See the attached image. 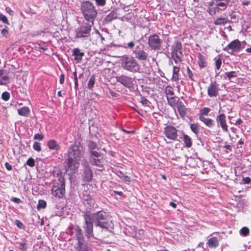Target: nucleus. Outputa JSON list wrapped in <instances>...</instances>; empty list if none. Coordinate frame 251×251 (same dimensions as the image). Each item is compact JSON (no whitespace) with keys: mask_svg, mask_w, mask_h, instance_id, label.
Returning a JSON list of instances; mask_svg holds the SVG:
<instances>
[{"mask_svg":"<svg viewBox=\"0 0 251 251\" xmlns=\"http://www.w3.org/2000/svg\"><path fill=\"white\" fill-rule=\"evenodd\" d=\"M82 213L84 220L82 228L85 236L88 239L94 237V226L100 227L102 231L109 230L110 227L109 215L104 210H100L93 213L89 211H84Z\"/></svg>","mask_w":251,"mask_h":251,"instance_id":"obj_1","label":"nucleus"},{"mask_svg":"<svg viewBox=\"0 0 251 251\" xmlns=\"http://www.w3.org/2000/svg\"><path fill=\"white\" fill-rule=\"evenodd\" d=\"M67 159V170L74 173L79 166V162L83 158L85 151L82 145L79 142H75L69 147Z\"/></svg>","mask_w":251,"mask_h":251,"instance_id":"obj_2","label":"nucleus"},{"mask_svg":"<svg viewBox=\"0 0 251 251\" xmlns=\"http://www.w3.org/2000/svg\"><path fill=\"white\" fill-rule=\"evenodd\" d=\"M80 10L85 20L93 24L98 14L93 4L89 0L84 1L81 3Z\"/></svg>","mask_w":251,"mask_h":251,"instance_id":"obj_3","label":"nucleus"},{"mask_svg":"<svg viewBox=\"0 0 251 251\" xmlns=\"http://www.w3.org/2000/svg\"><path fill=\"white\" fill-rule=\"evenodd\" d=\"M122 67L132 73H140V65L136 59L129 55H125L121 58Z\"/></svg>","mask_w":251,"mask_h":251,"instance_id":"obj_4","label":"nucleus"},{"mask_svg":"<svg viewBox=\"0 0 251 251\" xmlns=\"http://www.w3.org/2000/svg\"><path fill=\"white\" fill-rule=\"evenodd\" d=\"M94 23L83 22L75 30V37L84 40L88 39L91 36L92 26Z\"/></svg>","mask_w":251,"mask_h":251,"instance_id":"obj_5","label":"nucleus"},{"mask_svg":"<svg viewBox=\"0 0 251 251\" xmlns=\"http://www.w3.org/2000/svg\"><path fill=\"white\" fill-rule=\"evenodd\" d=\"M171 57L176 64L182 61V46L180 42L176 41L171 48Z\"/></svg>","mask_w":251,"mask_h":251,"instance_id":"obj_6","label":"nucleus"},{"mask_svg":"<svg viewBox=\"0 0 251 251\" xmlns=\"http://www.w3.org/2000/svg\"><path fill=\"white\" fill-rule=\"evenodd\" d=\"M215 6L208 7L207 11L211 15L214 16L217 13H220L226 9L230 0H215Z\"/></svg>","mask_w":251,"mask_h":251,"instance_id":"obj_7","label":"nucleus"},{"mask_svg":"<svg viewBox=\"0 0 251 251\" xmlns=\"http://www.w3.org/2000/svg\"><path fill=\"white\" fill-rule=\"evenodd\" d=\"M162 44V40L158 35L153 33L148 37V45L151 50L154 51L161 50Z\"/></svg>","mask_w":251,"mask_h":251,"instance_id":"obj_8","label":"nucleus"},{"mask_svg":"<svg viewBox=\"0 0 251 251\" xmlns=\"http://www.w3.org/2000/svg\"><path fill=\"white\" fill-rule=\"evenodd\" d=\"M59 183L57 186H53L51 189L52 195L56 198H62L65 193V184L64 178L60 177L58 178Z\"/></svg>","mask_w":251,"mask_h":251,"instance_id":"obj_9","label":"nucleus"},{"mask_svg":"<svg viewBox=\"0 0 251 251\" xmlns=\"http://www.w3.org/2000/svg\"><path fill=\"white\" fill-rule=\"evenodd\" d=\"M145 46L144 44L139 43L136 45L135 49L133 50L132 53L134 55L135 58L139 61H146L149 57V54L144 50Z\"/></svg>","mask_w":251,"mask_h":251,"instance_id":"obj_10","label":"nucleus"},{"mask_svg":"<svg viewBox=\"0 0 251 251\" xmlns=\"http://www.w3.org/2000/svg\"><path fill=\"white\" fill-rule=\"evenodd\" d=\"M116 81L122 85L129 89L133 88L136 82L134 78L125 75H122L116 76Z\"/></svg>","mask_w":251,"mask_h":251,"instance_id":"obj_11","label":"nucleus"},{"mask_svg":"<svg viewBox=\"0 0 251 251\" xmlns=\"http://www.w3.org/2000/svg\"><path fill=\"white\" fill-rule=\"evenodd\" d=\"M89 161L94 166L101 167L103 166L102 154L98 151H91L89 153Z\"/></svg>","mask_w":251,"mask_h":251,"instance_id":"obj_12","label":"nucleus"},{"mask_svg":"<svg viewBox=\"0 0 251 251\" xmlns=\"http://www.w3.org/2000/svg\"><path fill=\"white\" fill-rule=\"evenodd\" d=\"M178 130L174 126H167L164 128L163 133L169 139L173 141L177 140Z\"/></svg>","mask_w":251,"mask_h":251,"instance_id":"obj_13","label":"nucleus"},{"mask_svg":"<svg viewBox=\"0 0 251 251\" xmlns=\"http://www.w3.org/2000/svg\"><path fill=\"white\" fill-rule=\"evenodd\" d=\"M220 89L216 81H212L207 88V95L210 97H216L219 95Z\"/></svg>","mask_w":251,"mask_h":251,"instance_id":"obj_14","label":"nucleus"},{"mask_svg":"<svg viewBox=\"0 0 251 251\" xmlns=\"http://www.w3.org/2000/svg\"><path fill=\"white\" fill-rule=\"evenodd\" d=\"M216 123L218 127H221L224 132H228V126L226 124V116L225 114L221 113L216 116Z\"/></svg>","mask_w":251,"mask_h":251,"instance_id":"obj_15","label":"nucleus"},{"mask_svg":"<svg viewBox=\"0 0 251 251\" xmlns=\"http://www.w3.org/2000/svg\"><path fill=\"white\" fill-rule=\"evenodd\" d=\"M241 46L240 41L236 39L232 41L224 50L227 51L229 53L232 54L234 51L239 50Z\"/></svg>","mask_w":251,"mask_h":251,"instance_id":"obj_16","label":"nucleus"},{"mask_svg":"<svg viewBox=\"0 0 251 251\" xmlns=\"http://www.w3.org/2000/svg\"><path fill=\"white\" fill-rule=\"evenodd\" d=\"M6 70H0V85H5L10 83V77Z\"/></svg>","mask_w":251,"mask_h":251,"instance_id":"obj_17","label":"nucleus"},{"mask_svg":"<svg viewBox=\"0 0 251 251\" xmlns=\"http://www.w3.org/2000/svg\"><path fill=\"white\" fill-rule=\"evenodd\" d=\"M75 237L77 241V242L76 244L84 243V236H83V234L82 233V230L80 228V227L79 226H76V227H75Z\"/></svg>","mask_w":251,"mask_h":251,"instance_id":"obj_18","label":"nucleus"},{"mask_svg":"<svg viewBox=\"0 0 251 251\" xmlns=\"http://www.w3.org/2000/svg\"><path fill=\"white\" fill-rule=\"evenodd\" d=\"M199 120L209 128H212L215 125V121L211 119L201 116Z\"/></svg>","mask_w":251,"mask_h":251,"instance_id":"obj_19","label":"nucleus"},{"mask_svg":"<svg viewBox=\"0 0 251 251\" xmlns=\"http://www.w3.org/2000/svg\"><path fill=\"white\" fill-rule=\"evenodd\" d=\"M84 203L86 206H87L86 211H89L91 212V210L95 207V201L93 199H85Z\"/></svg>","mask_w":251,"mask_h":251,"instance_id":"obj_20","label":"nucleus"},{"mask_svg":"<svg viewBox=\"0 0 251 251\" xmlns=\"http://www.w3.org/2000/svg\"><path fill=\"white\" fill-rule=\"evenodd\" d=\"M93 178V173L91 168L83 170V179L87 182L91 181Z\"/></svg>","mask_w":251,"mask_h":251,"instance_id":"obj_21","label":"nucleus"},{"mask_svg":"<svg viewBox=\"0 0 251 251\" xmlns=\"http://www.w3.org/2000/svg\"><path fill=\"white\" fill-rule=\"evenodd\" d=\"M177 109L179 114L182 117L185 116L186 114L185 110L186 108L182 101L178 100L177 102Z\"/></svg>","mask_w":251,"mask_h":251,"instance_id":"obj_22","label":"nucleus"},{"mask_svg":"<svg viewBox=\"0 0 251 251\" xmlns=\"http://www.w3.org/2000/svg\"><path fill=\"white\" fill-rule=\"evenodd\" d=\"M49 148L51 150L58 151L60 149V146L54 140H50L47 144Z\"/></svg>","mask_w":251,"mask_h":251,"instance_id":"obj_23","label":"nucleus"},{"mask_svg":"<svg viewBox=\"0 0 251 251\" xmlns=\"http://www.w3.org/2000/svg\"><path fill=\"white\" fill-rule=\"evenodd\" d=\"M84 55V53L81 52L79 49L75 48L74 49L73 55L75 56V59L77 60L78 62H80L82 60V58Z\"/></svg>","mask_w":251,"mask_h":251,"instance_id":"obj_24","label":"nucleus"},{"mask_svg":"<svg viewBox=\"0 0 251 251\" xmlns=\"http://www.w3.org/2000/svg\"><path fill=\"white\" fill-rule=\"evenodd\" d=\"M198 63L200 68H203L207 66L205 57L200 53L199 54Z\"/></svg>","mask_w":251,"mask_h":251,"instance_id":"obj_25","label":"nucleus"},{"mask_svg":"<svg viewBox=\"0 0 251 251\" xmlns=\"http://www.w3.org/2000/svg\"><path fill=\"white\" fill-rule=\"evenodd\" d=\"M75 250L76 251H89L88 245L84 242L76 244Z\"/></svg>","mask_w":251,"mask_h":251,"instance_id":"obj_26","label":"nucleus"},{"mask_svg":"<svg viewBox=\"0 0 251 251\" xmlns=\"http://www.w3.org/2000/svg\"><path fill=\"white\" fill-rule=\"evenodd\" d=\"M18 113L20 116L27 117L30 113V110L28 107L24 106L18 109Z\"/></svg>","mask_w":251,"mask_h":251,"instance_id":"obj_27","label":"nucleus"},{"mask_svg":"<svg viewBox=\"0 0 251 251\" xmlns=\"http://www.w3.org/2000/svg\"><path fill=\"white\" fill-rule=\"evenodd\" d=\"M180 70V68L177 66H174L173 68V75L172 76V80L177 81L179 79L178 73Z\"/></svg>","mask_w":251,"mask_h":251,"instance_id":"obj_28","label":"nucleus"},{"mask_svg":"<svg viewBox=\"0 0 251 251\" xmlns=\"http://www.w3.org/2000/svg\"><path fill=\"white\" fill-rule=\"evenodd\" d=\"M183 141L185 144V147L190 148L192 145V142L191 138L187 135L183 134Z\"/></svg>","mask_w":251,"mask_h":251,"instance_id":"obj_29","label":"nucleus"},{"mask_svg":"<svg viewBox=\"0 0 251 251\" xmlns=\"http://www.w3.org/2000/svg\"><path fill=\"white\" fill-rule=\"evenodd\" d=\"M210 248H215L219 245V242L216 237H212L209 239L208 242Z\"/></svg>","mask_w":251,"mask_h":251,"instance_id":"obj_30","label":"nucleus"},{"mask_svg":"<svg viewBox=\"0 0 251 251\" xmlns=\"http://www.w3.org/2000/svg\"><path fill=\"white\" fill-rule=\"evenodd\" d=\"M227 22L230 23V22L227 20V18L220 17L218 18L216 21H215L214 22V24L215 25H224L226 24Z\"/></svg>","mask_w":251,"mask_h":251,"instance_id":"obj_31","label":"nucleus"},{"mask_svg":"<svg viewBox=\"0 0 251 251\" xmlns=\"http://www.w3.org/2000/svg\"><path fill=\"white\" fill-rule=\"evenodd\" d=\"M210 111H211V109L209 107L202 108L200 111V113L199 114V118L200 119V117L201 116L204 117V116H207Z\"/></svg>","mask_w":251,"mask_h":251,"instance_id":"obj_32","label":"nucleus"},{"mask_svg":"<svg viewBox=\"0 0 251 251\" xmlns=\"http://www.w3.org/2000/svg\"><path fill=\"white\" fill-rule=\"evenodd\" d=\"M117 15L115 13L112 12L110 13L105 18V21L106 22L109 23L112 20L117 18Z\"/></svg>","mask_w":251,"mask_h":251,"instance_id":"obj_33","label":"nucleus"},{"mask_svg":"<svg viewBox=\"0 0 251 251\" xmlns=\"http://www.w3.org/2000/svg\"><path fill=\"white\" fill-rule=\"evenodd\" d=\"M96 80V78L94 75L91 76L87 85V88L90 90H92L94 87Z\"/></svg>","mask_w":251,"mask_h":251,"instance_id":"obj_34","label":"nucleus"},{"mask_svg":"<svg viewBox=\"0 0 251 251\" xmlns=\"http://www.w3.org/2000/svg\"><path fill=\"white\" fill-rule=\"evenodd\" d=\"M88 147L89 150V152L91 151H95V150L98 149L97 144L93 141H89L88 144Z\"/></svg>","mask_w":251,"mask_h":251,"instance_id":"obj_35","label":"nucleus"},{"mask_svg":"<svg viewBox=\"0 0 251 251\" xmlns=\"http://www.w3.org/2000/svg\"><path fill=\"white\" fill-rule=\"evenodd\" d=\"M190 128L191 130L193 131L194 133L196 135H198L199 133V127L198 126V124H191L190 125Z\"/></svg>","mask_w":251,"mask_h":251,"instance_id":"obj_36","label":"nucleus"},{"mask_svg":"<svg viewBox=\"0 0 251 251\" xmlns=\"http://www.w3.org/2000/svg\"><path fill=\"white\" fill-rule=\"evenodd\" d=\"M19 249L21 251H26L27 249V245L25 242H18Z\"/></svg>","mask_w":251,"mask_h":251,"instance_id":"obj_37","label":"nucleus"},{"mask_svg":"<svg viewBox=\"0 0 251 251\" xmlns=\"http://www.w3.org/2000/svg\"><path fill=\"white\" fill-rule=\"evenodd\" d=\"M81 160L82 161L81 165L83 167V170L90 168L89 162L84 156H83V158Z\"/></svg>","mask_w":251,"mask_h":251,"instance_id":"obj_38","label":"nucleus"},{"mask_svg":"<svg viewBox=\"0 0 251 251\" xmlns=\"http://www.w3.org/2000/svg\"><path fill=\"white\" fill-rule=\"evenodd\" d=\"M230 18L232 20L233 23H237L238 22V16L237 15L236 12L232 11L230 14Z\"/></svg>","mask_w":251,"mask_h":251,"instance_id":"obj_39","label":"nucleus"},{"mask_svg":"<svg viewBox=\"0 0 251 251\" xmlns=\"http://www.w3.org/2000/svg\"><path fill=\"white\" fill-rule=\"evenodd\" d=\"M225 75L229 80H230L232 78L235 77L237 76V73L235 71L226 72Z\"/></svg>","mask_w":251,"mask_h":251,"instance_id":"obj_40","label":"nucleus"},{"mask_svg":"<svg viewBox=\"0 0 251 251\" xmlns=\"http://www.w3.org/2000/svg\"><path fill=\"white\" fill-rule=\"evenodd\" d=\"M215 61V67L216 70H219L221 64H222V60L220 57H215L214 59Z\"/></svg>","mask_w":251,"mask_h":251,"instance_id":"obj_41","label":"nucleus"},{"mask_svg":"<svg viewBox=\"0 0 251 251\" xmlns=\"http://www.w3.org/2000/svg\"><path fill=\"white\" fill-rule=\"evenodd\" d=\"M10 94L9 92L5 91L2 93L1 99L4 101H7L9 100Z\"/></svg>","mask_w":251,"mask_h":251,"instance_id":"obj_42","label":"nucleus"},{"mask_svg":"<svg viewBox=\"0 0 251 251\" xmlns=\"http://www.w3.org/2000/svg\"><path fill=\"white\" fill-rule=\"evenodd\" d=\"M47 206L46 202L44 200H39L37 205V209L45 208Z\"/></svg>","mask_w":251,"mask_h":251,"instance_id":"obj_43","label":"nucleus"},{"mask_svg":"<svg viewBox=\"0 0 251 251\" xmlns=\"http://www.w3.org/2000/svg\"><path fill=\"white\" fill-rule=\"evenodd\" d=\"M33 148L35 151H41V144L40 143L35 142L33 145Z\"/></svg>","mask_w":251,"mask_h":251,"instance_id":"obj_44","label":"nucleus"},{"mask_svg":"<svg viewBox=\"0 0 251 251\" xmlns=\"http://www.w3.org/2000/svg\"><path fill=\"white\" fill-rule=\"evenodd\" d=\"M249 233V229L247 227H243L240 230V234L243 236H247Z\"/></svg>","mask_w":251,"mask_h":251,"instance_id":"obj_45","label":"nucleus"},{"mask_svg":"<svg viewBox=\"0 0 251 251\" xmlns=\"http://www.w3.org/2000/svg\"><path fill=\"white\" fill-rule=\"evenodd\" d=\"M165 92L167 95L173 96L174 95L173 88L170 86L166 87Z\"/></svg>","mask_w":251,"mask_h":251,"instance_id":"obj_46","label":"nucleus"},{"mask_svg":"<svg viewBox=\"0 0 251 251\" xmlns=\"http://www.w3.org/2000/svg\"><path fill=\"white\" fill-rule=\"evenodd\" d=\"M26 163L28 166L31 167H33L35 166V161L34 159L31 157L27 159Z\"/></svg>","mask_w":251,"mask_h":251,"instance_id":"obj_47","label":"nucleus"},{"mask_svg":"<svg viewBox=\"0 0 251 251\" xmlns=\"http://www.w3.org/2000/svg\"><path fill=\"white\" fill-rule=\"evenodd\" d=\"M0 21H2L4 24L9 25L7 17L1 13L0 14Z\"/></svg>","mask_w":251,"mask_h":251,"instance_id":"obj_48","label":"nucleus"},{"mask_svg":"<svg viewBox=\"0 0 251 251\" xmlns=\"http://www.w3.org/2000/svg\"><path fill=\"white\" fill-rule=\"evenodd\" d=\"M187 73L190 79H191L192 81H195V79L193 77V73L188 67L187 68Z\"/></svg>","mask_w":251,"mask_h":251,"instance_id":"obj_49","label":"nucleus"},{"mask_svg":"<svg viewBox=\"0 0 251 251\" xmlns=\"http://www.w3.org/2000/svg\"><path fill=\"white\" fill-rule=\"evenodd\" d=\"M125 48H128L129 49H132L134 48L135 46V43L133 41H131L127 44H125Z\"/></svg>","mask_w":251,"mask_h":251,"instance_id":"obj_50","label":"nucleus"},{"mask_svg":"<svg viewBox=\"0 0 251 251\" xmlns=\"http://www.w3.org/2000/svg\"><path fill=\"white\" fill-rule=\"evenodd\" d=\"M95 2L99 6H104L106 4V0H95Z\"/></svg>","mask_w":251,"mask_h":251,"instance_id":"obj_51","label":"nucleus"},{"mask_svg":"<svg viewBox=\"0 0 251 251\" xmlns=\"http://www.w3.org/2000/svg\"><path fill=\"white\" fill-rule=\"evenodd\" d=\"M140 102L142 103L143 105L145 106L148 105V104L150 103L149 100L145 98V97L141 98Z\"/></svg>","mask_w":251,"mask_h":251,"instance_id":"obj_52","label":"nucleus"},{"mask_svg":"<svg viewBox=\"0 0 251 251\" xmlns=\"http://www.w3.org/2000/svg\"><path fill=\"white\" fill-rule=\"evenodd\" d=\"M34 140H42L44 138V136L39 133L35 134L33 137Z\"/></svg>","mask_w":251,"mask_h":251,"instance_id":"obj_53","label":"nucleus"},{"mask_svg":"<svg viewBox=\"0 0 251 251\" xmlns=\"http://www.w3.org/2000/svg\"><path fill=\"white\" fill-rule=\"evenodd\" d=\"M17 226L21 229H23L24 227L23 224L19 220H16L15 221Z\"/></svg>","mask_w":251,"mask_h":251,"instance_id":"obj_54","label":"nucleus"},{"mask_svg":"<svg viewBox=\"0 0 251 251\" xmlns=\"http://www.w3.org/2000/svg\"><path fill=\"white\" fill-rule=\"evenodd\" d=\"M11 201L15 202L16 203H20L22 202V201L19 198L12 197L10 199Z\"/></svg>","mask_w":251,"mask_h":251,"instance_id":"obj_55","label":"nucleus"},{"mask_svg":"<svg viewBox=\"0 0 251 251\" xmlns=\"http://www.w3.org/2000/svg\"><path fill=\"white\" fill-rule=\"evenodd\" d=\"M9 32L8 30H7L5 28H3L1 31V34L4 37H7V35H8Z\"/></svg>","mask_w":251,"mask_h":251,"instance_id":"obj_56","label":"nucleus"},{"mask_svg":"<svg viewBox=\"0 0 251 251\" xmlns=\"http://www.w3.org/2000/svg\"><path fill=\"white\" fill-rule=\"evenodd\" d=\"M251 181V179L249 177H243V182L244 184H249Z\"/></svg>","mask_w":251,"mask_h":251,"instance_id":"obj_57","label":"nucleus"},{"mask_svg":"<svg viewBox=\"0 0 251 251\" xmlns=\"http://www.w3.org/2000/svg\"><path fill=\"white\" fill-rule=\"evenodd\" d=\"M74 82H75V91L76 92L78 88L77 77H75V78H74Z\"/></svg>","mask_w":251,"mask_h":251,"instance_id":"obj_58","label":"nucleus"},{"mask_svg":"<svg viewBox=\"0 0 251 251\" xmlns=\"http://www.w3.org/2000/svg\"><path fill=\"white\" fill-rule=\"evenodd\" d=\"M5 167L6 169L8 171H11L12 170V166L10 165L8 162H6L5 163Z\"/></svg>","mask_w":251,"mask_h":251,"instance_id":"obj_59","label":"nucleus"},{"mask_svg":"<svg viewBox=\"0 0 251 251\" xmlns=\"http://www.w3.org/2000/svg\"><path fill=\"white\" fill-rule=\"evenodd\" d=\"M65 75L62 74L60 75L59 82L60 84H63L64 82Z\"/></svg>","mask_w":251,"mask_h":251,"instance_id":"obj_60","label":"nucleus"},{"mask_svg":"<svg viewBox=\"0 0 251 251\" xmlns=\"http://www.w3.org/2000/svg\"><path fill=\"white\" fill-rule=\"evenodd\" d=\"M38 48L44 51L47 50H48V48L46 46H43L41 44H38Z\"/></svg>","mask_w":251,"mask_h":251,"instance_id":"obj_61","label":"nucleus"},{"mask_svg":"<svg viewBox=\"0 0 251 251\" xmlns=\"http://www.w3.org/2000/svg\"><path fill=\"white\" fill-rule=\"evenodd\" d=\"M5 10L10 15H13L14 14L13 11H12L10 7H6Z\"/></svg>","mask_w":251,"mask_h":251,"instance_id":"obj_62","label":"nucleus"},{"mask_svg":"<svg viewBox=\"0 0 251 251\" xmlns=\"http://www.w3.org/2000/svg\"><path fill=\"white\" fill-rule=\"evenodd\" d=\"M208 6H209V7H213L215 6V1L214 0V1L209 2H208Z\"/></svg>","mask_w":251,"mask_h":251,"instance_id":"obj_63","label":"nucleus"},{"mask_svg":"<svg viewBox=\"0 0 251 251\" xmlns=\"http://www.w3.org/2000/svg\"><path fill=\"white\" fill-rule=\"evenodd\" d=\"M117 176L120 177V178H124V177L125 176V175L121 171H119L117 173Z\"/></svg>","mask_w":251,"mask_h":251,"instance_id":"obj_64","label":"nucleus"}]
</instances>
